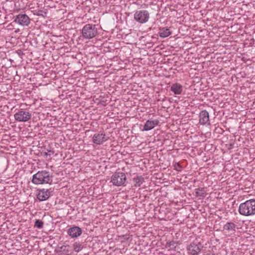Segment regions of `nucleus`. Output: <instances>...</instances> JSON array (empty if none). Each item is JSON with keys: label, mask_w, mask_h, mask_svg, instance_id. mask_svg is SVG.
<instances>
[{"label": "nucleus", "mask_w": 255, "mask_h": 255, "mask_svg": "<svg viewBox=\"0 0 255 255\" xmlns=\"http://www.w3.org/2000/svg\"><path fill=\"white\" fill-rule=\"evenodd\" d=\"M31 182L36 185L51 184L53 182V177L49 171L46 170L39 171L32 176Z\"/></svg>", "instance_id": "nucleus-1"}, {"label": "nucleus", "mask_w": 255, "mask_h": 255, "mask_svg": "<svg viewBox=\"0 0 255 255\" xmlns=\"http://www.w3.org/2000/svg\"><path fill=\"white\" fill-rule=\"evenodd\" d=\"M239 212L245 216L255 215V200L251 199L241 203L239 207Z\"/></svg>", "instance_id": "nucleus-2"}, {"label": "nucleus", "mask_w": 255, "mask_h": 255, "mask_svg": "<svg viewBox=\"0 0 255 255\" xmlns=\"http://www.w3.org/2000/svg\"><path fill=\"white\" fill-rule=\"evenodd\" d=\"M82 36L83 38L90 39L98 34V29L95 24H87L82 29Z\"/></svg>", "instance_id": "nucleus-3"}, {"label": "nucleus", "mask_w": 255, "mask_h": 255, "mask_svg": "<svg viewBox=\"0 0 255 255\" xmlns=\"http://www.w3.org/2000/svg\"><path fill=\"white\" fill-rule=\"evenodd\" d=\"M127 180L125 173L121 172H116L111 177V182L116 186L124 185Z\"/></svg>", "instance_id": "nucleus-4"}, {"label": "nucleus", "mask_w": 255, "mask_h": 255, "mask_svg": "<svg viewBox=\"0 0 255 255\" xmlns=\"http://www.w3.org/2000/svg\"><path fill=\"white\" fill-rule=\"evenodd\" d=\"M149 18V13L146 10H136L134 14V19L139 23H144Z\"/></svg>", "instance_id": "nucleus-5"}, {"label": "nucleus", "mask_w": 255, "mask_h": 255, "mask_svg": "<svg viewBox=\"0 0 255 255\" xmlns=\"http://www.w3.org/2000/svg\"><path fill=\"white\" fill-rule=\"evenodd\" d=\"M31 114L23 109H20L14 115V119L19 122H26L31 118Z\"/></svg>", "instance_id": "nucleus-6"}, {"label": "nucleus", "mask_w": 255, "mask_h": 255, "mask_svg": "<svg viewBox=\"0 0 255 255\" xmlns=\"http://www.w3.org/2000/svg\"><path fill=\"white\" fill-rule=\"evenodd\" d=\"M203 248V245L200 242L195 240L191 243L188 247V253L192 255H198Z\"/></svg>", "instance_id": "nucleus-7"}, {"label": "nucleus", "mask_w": 255, "mask_h": 255, "mask_svg": "<svg viewBox=\"0 0 255 255\" xmlns=\"http://www.w3.org/2000/svg\"><path fill=\"white\" fill-rule=\"evenodd\" d=\"M53 192L52 188L49 189H39L37 190V198L40 201H44L48 200L51 196V193Z\"/></svg>", "instance_id": "nucleus-8"}, {"label": "nucleus", "mask_w": 255, "mask_h": 255, "mask_svg": "<svg viewBox=\"0 0 255 255\" xmlns=\"http://www.w3.org/2000/svg\"><path fill=\"white\" fill-rule=\"evenodd\" d=\"M14 22L23 26H27L30 22V19L26 14L19 13L14 17Z\"/></svg>", "instance_id": "nucleus-9"}, {"label": "nucleus", "mask_w": 255, "mask_h": 255, "mask_svg": "<svg viewBox=\"0 0 255 255\" xmlns=\"http://www.w3.org/2000/svg\"><path fill=\"white\" fill-rule=\"evenodd\" d=\"M108 139V137L105 133L103 132L97 133L94 134L93 136V142L96 144H102Z\"/></svg>", "instance_id": "nucleus-10"}, {"label": "nucleus", "mask_w": 255, "mask_h": 255, "mask_svg": "<svg viewBox=\"0 0 255 255\" xmlns=\"http://www.w3.org/2000/svg\"><path fill=\"white\" fill-rule=\"evenodd\" d=\"M199 123L202 125H210L209 114L206 110L202 111L199 114Z\"/></svg>", "instance_id": "nucleus-11"}, {"label": "nucleus", "mask_w": 255, "mask_h": 255, "mask_svg": "<svg viewBox=\"0 0 255 255\" xmlns=\"http://www.w3.org/2000/svg\"><path fill=\"white\" fill-rule=\"evenodd\" d=\"M68 234L72 238H77L82 234V230L79 227L74 226L68 229Z\"/></svg>", "instance_id": "nucleus-12"}, {"label": "nucleus", "mask_w": 255, "mask_h": 255, "mask_svg": "<svg viewBox=\"0 0 255 255\" xmlns=\"http://www.w3.org/2000/svg\"><path fill=\"white\" fill-rule=\"evenodd\" d=\"M159 123L158 120H147L145 122L142 131H148L153 129L156 126H157Z\"/></svg>", "instance_id": "nucleus-13"}, {"label": "nucleus", "mask_w": 255, "mask_h": 255, "mask_svg": "<svg viewBox=\"0 0 255 255\" xmlns=\"http://www.w3.org/2000/svg\"><path fill=\"white\" fill-rule=\"evenodd\" d=\"M170 90L175 95L181 94L183 91V87L179 83H174L170 87Z\"/></svg>", "instance_id": "nucleus-14"}, {"label": "nucleus", "mask_w": 255, "mask_h": 255, "mask_svg": "<svg viewBox=\"0 0 255 255\" xmlns=\"http://www.w3.org/2000/svg\"><path fill=\"white\" fill-rule=\"evenodd\" d=\"M171 34V32L167 27L159 28V35L162 38L168 37Z\"/></svg>", "instance_id": "nucleus-15"}, {"label": "nucleus", "mask_w": 255, "mask_h": 255, "mask_svg": "<svg viewBox=\"0 0 255 255\" xmlns=\"http://www.w3.org/2000/svg\"><path fill=\"white\" fill-rule=\"evenodd\" d=\"M134 185L136 187L140 186L144 181V178L142 176H137L133 179Z\"/></svg>", "instance_id": "nucleus-16"}, {"label": "nucleus", "mask_w": 255, "mask_h": 255, "mask_svg": "<svg viewBox=\"0 0 255 255\" xmlns=\"http://www.w3.org/2000/svg\"><path fill=\"white\" fill-rule=\"evenodd\" d=\"M72 247L73 250L76 253L80 252L85 247L82 243L78 242H75Z\"/></svg>", "instance_id": "nucleus-17"}, {"label": "nucleus", "mask_w": 255, "mask_h": 255, "mask_svg": "<svg viewBox=\"0 0 255 255\" xmlns=\"http://www.w3.org/2000/svg\"><path fill=\"white\" fill-rule=\"evenodd\" d=\"M236 225L233 222H228L223 227L224 230L229 231H235Z\"/></svg>", "instance_id": "nucleus-18"}, {"label": "nucleus", "mask_w": 255, "mask_h": 255, "mask_svg": "<svg viewBox=\"0 0 255 255\" xmlns=\"http://www.w3.org/2000/svg\"><path fill=\"white\" fill-rule=\"evenodd\" d=\"M197 196L204 198L206 195V192L204 188H197L195 190Z\"/></svg>", "instance_id": "nucleus-19"}, {"label": "nucleus", "mask_w": 255, "mask_h": 255, "mask_svg": "<svg viewBox=\"0 0 255 255\" xmlns=\"http://www.w3.org/2000/svg\"><path fill=\"white\" fill-rule=\"evenodd\" d=\"M60 251L62 252L64 254H69L70 252V246L68 245L61 246L60 247Z\"/></svg>", "instance_id": "nucleus-20"}, {"label": "nucleus", "mask_w": 255, "mask_h": 255, "mask_svg": "<svg viewBox=\"0 0 255 255\" xmlns=\"http://www.w3.org/2000/svg\"><path fill=\"white\" fill-rule=\"evenodd\" d=\"M34 226L37 228L41 229L43 227V222L40 220L37 219L35 222Z\"/></svg>", "instance_id": "nucleus-21"}, {"label": "nucleus", "mask_w": 255, "mask_h": 255, "mask_svg": "<svg viewBox=\"0 0 255 255\" xmlns=\"http://www.w3.org/2000/svg\"><path fill=\"white\" fill-rule=\"evenodd\" d=\"M176 243H175L174 241H170L169 242H167L166 245V247L170 248L171 249H175L176 248Z\"/></svg>", "instance_id": "nucleus-22"}, {"label": "nucleus", "mask_w": 255, "mask_h": 255, "mask_svg": "<svg viewBox=\"0 0 255 255\" xmlns=\"http://www.w3.org/2000/svg\"><path fill=\"white\" fill-rule=\"evenodd\" d=\"M173 165L174 167V169L178 171H180L181 170V166L178 162H175L173 163Z\"/></svg>", "instance_id": "nucleus-23"}, {"label": "nucleus", "mask_w": 255, "mask_h": 255, "mask_svg": "<svg viewBox=\"0 0 255 255\" xmlns=\"http://www.w3.org/2000/svg\"><path fill=\"white\" fill-rule=\"evenodd\" d=\"M42 12H43V11H42V10H39V11L37 12V13L36 15H38V16H44V15H43V14H42Z\"/></svg>", "instance_id": "nucleus-24"}, {"label": "nucleus", "mask_w": 255, "mask_h": 255, "mask_svg": "<svg viewBox=\"0 0 255 255\" xmlns=\"http://www.w3.org/2000/svg\"><path fill=\"white\" fill-rule=\"evenodd\" d=\"M44 154L45 155H48L47 152H44Z\"/></svg>", "instance_id": "nucleus-25"}, {"label": "nucleus", "mask_w": 255, "mask_h": 255, "mask_svg": "<svg viewBox=\"0 0 255 255\" xmlns=\"http://www.w3.org/2000/svg\"><path fill=\"white\" fill-rule=\"evenodd\" d=\"M48 152H52V153H54V152L53 151H51V150H47Z\"/></svg>", "instance_id": "nucleus-26"}]
</instances>
